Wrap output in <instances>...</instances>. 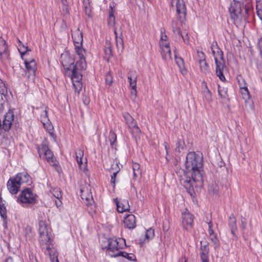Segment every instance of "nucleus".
Listing matches in <instances>:
<instances>
[{
    "label": "nucleus",
    "instance_id": "f257e3e1",
    "mask_svg": "<svg viewBox=\"0 0 262 262\" xmlns=\"http://www.w3.org/2000/svg\"><path fill=\"white\" fill-rule=\"evenodd\" d=\"M203 166V158L194 152L187 154L185 162V170L184 176L180 179L181 184L187 190H190L196 183V186H202L203 177L201 168Z\"/></svg>",
    "mask_w": 262,
    "mask_h": 262
},
{
    "label": "nucleus",
    "instance_id": "c756f323",
    "mask_svg": "<svg viewBox=\"0 0 262 262\" xmlns=\"http://www.w3.org/2000/svg\"><path fill=\"white\" fill-rule=\"evenodd\" d=\"M200 68L201 71L205 75L209 74L210 73V69L209 65L207 63L206 60L199 61Z\"/></svg>",
    "mask_w": 262,
    "mask_h": 262
},
{
    "label": "nucleus",
    "instance_id": "49530a36",
    "mask_svg": "<svg viewBox=\"0 0 262 262\" xmlns=\"http://www.w3.org/2000/svg\"><path fill=\"white\" fill-rule=\"evenodd\" d=\"M119 256H122L124 257H127V258L129 260H131V256H129V254L122 251H118L114 255L113 257H118Z\"/></svg>",
    "mask_w": 262,
    "mask_h": 262
},
{
    "label": "nucleus",
    "instance_id": "39448f33",
    "mask_svg": "<svg viewBox=\"0 0 262 262\" xmlns=\"http://www.w3.org/2000/svg\"><path fill=\"white\" fill-rule=\"evenodd\" d=\"M176 6V17L180 23L183 24L186 20L187 14L186 5L183 0H171V6Z\"/></svg>",
    "mask_w": 262,
    "mask_h": 262
},
{
    "label": "nucleus",
    "instance_id": "c03bdc74",
    "mask_svg": "<svg viewBox=\"0 0 262 262\" xmlns=\"http://www.w3.org/2000/svg\"><path fill=\"white\" fill-rule=\"evenodd\" d=\"M179 36H181L184 41V42L186 44H188L189 43V37L188 35V32L186 31H184L183 32H181V34L178 35Z\"/></svg>",
    "mask_w": 262,
    "mask_h": 262
},
{
    "label": "nucleus",
    "instance_id": "a211bd4d",
    "mask_svg": "<svg viewBox=\"0 0 262 262\" xmlns=\"http://www.w3.org/2000/svg\"><path fill=\"white\" fill-rule=\"evenodd\" d=\"M9 53L8 51V46L6 41L0 37V57L2 60L8 58Z\"/></svg>",
    "mask_w": 262,
    "mask_h": 262
},
{
    "label": "nucleus",
    "instance_id": "5701e85b",
    "mask_svg": "<svg viewBox=\"0 0 262 262\" xmlns=\"http://www.w3.org/2000/svg\"><path fill=\"white\" fill-rule=\"evenodd\" d=\"M155 236V231L152 228H149L146 231L144 237L140 238L139 240V244L141 246L145 242H147L154 238Z\"/></svg>",
    "mask_w": 262,
    "mask_h": 262
},
{
    "label": "nucleus",
    "instance_id": "a878e982",
    "mask_svg": "<svg viewBox=\"0 0 262 262\" xmlns=\"http://www.w3.org/2000/svg\"><path fill=\"white\" fill-rule=\"evenodd\" d=\"M185 147V144L184 140L182 139H178L176 143V147L175 148L176 155L179 156Z\"/></svg>",
    "mask_w": 262,
    "mask_h": 262
},
{
    "label": "nucleus",
    "instance_id": "6ab92c4d",
    "mask_svg": "<svg viewBox=\"0 0 262 262\" xmlns=\"http://www.w3.org/2000/svg\"><path fill=\"white\" fill-rule=\"evenodd\" d=\"M75 46H82L83 42L82 33L78 28L72 34Z\"/></svg>",
    "mask_w": 262,
    "mask_h": 262
},
{
    "label": "nucleus",
    "instance_id": "338daca9",
    "mask_svg": "<svg viewBox=\"0 0 262 262\" xmlns=\"http://www.w3.org/2000/svg\"><path fill=\"white\" fill-rule=\"evenodd\" d=\"M214 164L215 165H216L217 166L219 167H222L223 166H225V163L224 162H223L222 160H220V161H218V162H214Z\"/></svg>",
    "mask_w": 262,
    "mask_h": 262
},
{
    "label": "nucleus",
    "instance_id": "79ce46f5",
    "mask_svg": "<svg viewBox=\"0 0 262 262\" xmlns=\"http://www.w3.org/2000/svg\"><path fill=\"white\" fill-rule=\"evenodd\" d=\"M134 119L132 118V125H134V127L132 128V134H136L135 138L137 141V136L139 138V135L140 134V130L138 126L136 125V123H134Z\"/></svg>",
    "mask_w": 262,
    "mask_h": 262
},
{
    "label": "nucleus",
    "instance_id": "4c0bfd02",
    "mask_svg": "<svg viewBox=\"0 0 262 262\" xmlns=\"http://www.w3.org/2000/svg\"><path fill=\"white\" fill-rule=\"evenodd\" d=\"M219 190V186L215 183H211L208 187V191L210 194H216Z\"/></svg>",
    "mask_w": 262,
    "mask_h": 262
},
{
    "label": "nucleus",
    "instance_id": "58836bf2",
    "mask_svg": "<svg viewBox=\"0 0 262 262\" xmlns=\"http://www.w3.org/2000/svg\"><path fill=\"white\" fill-rule=\"evenodd\" d=\"M218 94L221 98L225 99L227 96V90L226 88L218 85Z\"/></svg>",
    "mask_w": 262,
    "mask_h": 262
},
{
    "label": "nucleus",
    "instance_id": "6e6552de",
    "mask_svg": "<svg viewBox=\"0 0 262 262\" xmlns=\"http://www.w3.org/2000/svg\"><path fill=\"white\" fill-rule=\"evenodd\" d=\"M47 107L46 106H42L40 108H38L40 113V121L42 123L44 127L46 129L49 133H50L52 130L53 127L50 122L47 112Z\"/></svg>",
    "mask_w": 262,
    "mask_h": 262
},
{
    "label": "nucleus",
    "instance_id": "f704fd0d",
    "mask_svg": "<svg viewBox=\"0 0 262 262\" xmlns=\"http://www.w3.org/2000/svg\"><path fill=\"white\" fill-rule=\"evenodd\" d=\"M171 27L173 33L177 36L181 34L180 28L178 25V22L175 20L171 21Z\"/></svg>",
    "mask_w": 262,
    "mask_h": 262
},
{
    "label": "nucleus",
    "instance_id": "e2e57ef3",
    "mask_svg": "<svg viewBox=\"0 0 262 262\" xmlns=\"http://www.w3.org/2000/svg\"><path fill=\"white\" fill-rule=\"evenodd\" d=\"M257 46L259 50L260 55L262 58V37H261L258 42Z\"/></svg>",
    "mask_w": 262,
    "mask_h": 262
},
{
    "label": "nucleus",
    "instance_id": "f8f14e48",
    "mask_svg": "<svg viewBox=\"0 0 262 262\" xmlns=\"http://www.w3.org/2000/svg\"><path fill=\"white\" fill-rule=\"evenodd\" d=\"M82 77V74L78 73L77 75L72 74V75L71 79L72 80L73 86L75 93H77L78 94H79L82 87V84L81 82Z\"/></svg>",
    "mask_w": 262,
    "mask_h": 262
},
{
    "label": "nucleus",
    "instance_id": "3c124183",
    "mask_svg": "<svg viewBox=\"0 0 262 262\" xmlns=\"http://www.w3.org/2000/svg\"><path fill=\"white\" fill-rule=\"evenodd\" d=\"M85 203L86 205H90L92 207H93V206L95 207V205L94 204V201L93 200L92 196H91L90 198L86 197L85 198Z\"/></svg>",
    "mask_w": 262,
    "mask_h": 262
},
{
    "label": "nucleus",
    "instance_id": "393cba45",
    "mask_svg": "<svg viewBox=\"0 0 262 262\" xmlns=\"http://www.w3.org/2000/svg\"><path fill=\"white\" fill-rule=\"evenodd\" d=\"M104 54L105 57L108 59L113 55V52L112 49V44L110 40H106L104 45Z\"/></svg>",
    "mask_w": 262,
    "mask_h": 262
},
{
    "label": "nucleus",
    "instance_id": "774afa93",
    "mask_svg": "<svg viewBox=\"0 0 262 262\" xmlns=\"http://www.w3.org/2000/svg\"><path fill=\"white\" fill-rule=\"evenodd\" d=\"M62 11L64 14H68L69 12L68 5H63Z\"/></svg>",
    "mask_w": 262,
    "mask_h": 262
},
{
    "label": "nucleus",
    "instance_id": "680f3d73",
    "mask_svg": "<svg viewBox=\"0 0 262 262\" xmlns=\"http://www.w3.org/2000/svg\"><path fill=\"white\" fill-rule=\"evenodd\" d=\"M49 254L50 256V259L52 262H59L58 259L57 258V255L55 253H54L53 254V256H52L50 252Z\"/></svg>",
    "mask_w": 262,
    "mask_h": 262
},
{
    "label": "nucleus",
    "instance_id": "69168bd1",
    "mask_svg": "<svg viewBox=\"0 0 262 262\" xmlns=\"http://www.w3.org/2000/svg\"><path fill=\"white\" fill-rule=\"evenodd\" d=\"M167 38H168V37H167V35L165 34V33L162 32L161 31L160 41H166V40H167Z\"/></svg>",
    "mask_w": 262,
    "mask_h": 262
},
{
    "label": "nucleus",
    "instance_id": "e433bc0d",
    "mask_svg": "<svg viewBox=\"0 0 262 262\" xmlns=\"http://www.w3.org/2000/svg\"><path fill=\"white\" fill-rule=\"evenodd\" d=\"M75 49L77 54L79 56V59H85L84 56L85 50L82 48V46H75Z\"/></svg>",
    "mask_w": 262,
    "mask_h": 262
},
{
    "label": "nucleus",
    "instance_id": "c9c22d12",
    "mask_svg": "<svg viewBox=\"0 0 262 262\" xmlns=\"http://www.w3.org/2000/svg\"><path fill=\"white\" fill-rule=\"evenodd\" d=\"M240 92L243 98L245 100L246 102L250 99V94L248 90V88H245L240 89Z\"/></svg>",
    "mask_w": 262,
    "mask_h": 262
},
{
    "label": "nucleus",
    "instance_id": "9d476101",
    "mask_svg": "<svg viewBox=\"0 0 262 262\" xmlns=\"http://www.w3.org/2000/svg\"><path fill=\"white\" fill-rule=\"evenodd\" d=\"M26 68L29 73L28 77H32L34 78L35 76L36 71L37 70L36 64L35 60L31 59L30 61L27 59L24 60Z\"/></svg>",
    "mask_w": 262,
    "mask_h": 262
},
{
    "label": "nucleus",
    "instance_id": "cd10ccee",
    "mask_svg": "<svg viewBox=\"0 0 262 262\" xmlns=\"http://www.w3.org/2000/svg\"><path fill=\"white\" fill-rule=\"evenodd\" d=\"M0 215L4 220V224L6 225L7 224V209L4 205L2 203V198H0Z\"/></svg>",
    "mask_w": 262,
    "mask_h": 262
},
{
    "label": "nucleus",
    "instance_id": "f03ea898",
    "mask_svg": "<svg viewBox=\"0 0 262 262\" xmlns=\"http://www.w3.org/2000/svg\"><path fill=\"white\" fill-rule=\"evenodd\" d=\"M101 246L102 249H106V253L110 256L113 257L120 249L125 246V241L123 238L116 237L106 238L102 237L100 241Z\"/></svg>",
    "mask_w": 262,
    "mask_h": 262
},
{
    "label": "nucleus",
    "instance_id": "2f4dec72",
    "mask_svg": "<svg viewBox=\"0 0 262 262\" xmlns=\"http://www.w3.org/2000/svg\"><path fill=\"white\" fill-rule=\"evenodd\" d=\"M132 169L133 170V174L135 178H138L141 177V171L140 168V165L138 163H133Z\"/></svg>",
    "mask_w": 262,
    "mask_h": 262
},
{
    "label": "nucleus",
    "instance_id": "864d4df0",
    "mask_svg": "<svg viewBox=\"0 0 262 262\" xmlns=\"http://www.w3.org/2000/svg\"><path fill=\"white\" fill-rule=\"evenodd\" d=\"M160 45L161 50L166 48H170L169 43L167 40L166 41H160Z\"/></svg>",
    "mask_w": 262,
    "mask_h": 262
},
{
    "label": "nucleus",
    "instance_id": "c85d7f7f",
    "mask_svg": "<svg viewBox=\"0 0 262 262\" xmlns=\"http://www.w3.org/2000/svg\"><path fill=\"white\" fill-rule=\"evenodd\" d=\"M252 9V7L251 1L250 0H248L247 3L245 5V7L244 8V12H242V16H243V20H246L247 19L249 14L251 12Z\"/></svg>",
    "mask_w": 262,
    "mask_h": 262
},
{
    "label": "nucleus",
    "instance_id": "5fc2aeb1",
    "mask_svg": "<svg viewBox=\"0 0 262 262\" xmlns=\"http://www.w3.org/2000/svg\"><path fill=\"white\" fill-rule=\"evenodd\" d=\"M76 160H77V163L79 165V168L81 170H85L86 166L85 164H83L82 163V159H78Z\"/></svg>",
    "mask_w": 262,
    "mask_h": 262
},
{
    "label": "nucleus",
    "instance_id": "aec40b11",
    "mask_svg": "<svg viewBox=\"0 0 262 262\" xmlns=\"http://www.w3.org/2000/svg\"><path fill=\"white\" fill-rule=\"evenodd\" d=\"M51 193L52 195L56 199L55 200V203L57 207L61 206L62 205V202L61 201V199L62 198V194L60 189L58 188H53L51 191Z\"/></svg>",
    "mask_w": 262,
    "mask_h": 262
},
{
    "label": "nucleus",
    "instance_id": "2eb2a0df",
    "mask_svg": "<svg viewBox=\"0 0 262 262\" xmlns=\"http://www.w3.org/2000/svg\"><path fill=\"white\" fill-rule=\"evenodd\" d=\"M16 181L18 182L17 185L20 186L24 183H31V178L30 176L26 172L17 173L14 177Z\"/></svg>",
    "mask_w": 262,
    "mask_h": 262
},
{
    "label": "nucleus",
    "instance_id": "473e14b6",
    "mask_svg": "<svg viewBox=\"0 0 262 262\" xmlns=\"http://www.w3.org/2000/svg\"><path fill=\"white\" fill-rule=\"evenodd\" d=\"M19 45L18 46V50L21 55V58L23 59V56L25 55L28 51L31 50L28 49L27 46H25L22 43V42L19 40Z\"/></svg>",
    "mask_w": 262,
    "mask_h": 262
},
{
    "label": "nucleus",
    "instance_id": "72a5a7b5",
    "mask_svg": "<svg viewBox=\"0 0 262 262\" xmlns=\"http://www.w3.org/2000/svg\"><path fill=\"white\" fill-rule=\"evenodd\" d=\"M114 33L116 35V47L118 51H122L123 49V43L122 38L118 37L116 29H114Z\"/></svg>",
    "mask_w": 262,
    "mask_h": 262
},
{
    "label": "nucleus",
    "instance_id": "603ef678",
    "mask_svg": "<svg viewBox=\"0 0 262 262\" xmlns=\"http://www.w3.org/2000/svg\"><path fill=\"white\" fill-rule=\"evenodd\" d=\"M115 23V16H109L108 18V24L110 26L114 27Z\"/></svg>",
    "mask_w": 262,
    "mask_h": 262
},
{
    "label": "nucleus",
    "instance_id": "6e6d98bb",
    "mask_svg": "<svg viewBox=\"0 0 262 262\" xmlns=\"http://www.w3.org/2000/svg\"><path fill=\"white\" fill-rule=\"evenodd\" d=\"M105 81L107 84L110 85L113 82V78L110 73H107L105 76Z\"/></svg>",
    "mask_w": 262,
    "mask_h": 262
},
{
    "label": "nucleus",
    "instance_id": "09e8293b",
    "mask_svg": "<svg viewBox=\"0 0 262 262\" xmlns=\"http://www.w3.org/2000/svg\"><path fill=\"white\" fill-rule=\"evenodd\" d=\"M123 117L125 119V121L126 124L128 125V127L130 128V124L129 121H130V119L131 118L130 114L128 113H124L123 114Z\"/></svg>",
    "mask_w": 262,
    "mask_h": 262
},
{
    "label": "nucleus",
    "instance_id": "1a4fd4ad",
    "mask_svg": "<svg viewBox=\"0 0 262 262\" xmlns=\"http://www.w3.org/2000/svg\"><path fill=\"white\" fill-rule=\"evenodd\" d=\"M194 216L187 209L182 214V224L184 229L190 230L193 227Z\"/></svg>",
    "mask_w": 262,
    "mask_h": 262
},
{
    "label": "nucleus",
    "instance_id": "052dcab7",
    "mask_svg": "<svg viewBox=\"0 0 262 262\" xmlns=\"http://www.w3.org/2000/svg\"><path fill=\"white\" fill-rule=\"evenodd\" d=\"M208 227H209L208 233H209V236H211L212 235H216L214 233V231H213V229H212V222H209L208 223Z\"/></svg>",
    "mask_w": 262,
    "mask_h": 262
},
{
    "label": "nucleus",
    "instance_id": "0e129e2a",
    "mask_svg": "<svg viewBox=\"0 0 262 262\" xmlns=\"http://www.w3.org/2000/svg\"><path fill=\"white\" fill-rule=\"evenodd\" d=\"M256 12L258 17L262 20V9H259V5H256Z\"/></svg>",
    "mask_w": 262,
    "mask_h": 262
},
{
    "label": "nucleus",
    "instance_id": "4be33fe9",
    "mask_svg": "<svg viewBox=\"0 0 262 262\" xmlns=\"http://www.w3.org/2000/svg\"><path fill=\"white\" fill-rule=\"evenodd\" d=\"M176 63L179 68V71L182 74L185 75L187 74V70L185 67L184 61L181 57H178L174 55Z\"/></svg>",
    "mask_w": 262,
    "mask_h": 262
},
{
    "label": "nucleus",
    "instance_id": "bb28decb",
    "mask_svg": "<svg viewBox=\"0 0 262 262\" xmlns=\"http://www.w3.org/2000/svg\"><path fill=\"white\" fill-rule=\"evenodd\" d=\"M161 54L162 59L165 61H168L171 59V53L170 48H164L161 51Z\"/></svg>",
    "mask_w": 262,
    "mask_h": 262
},
{
    "label": "nucleus",
    "instance_id": "de8ad7c7",
    "mask_svg": "<svg viewBox=\"0 0 262 262\" xmlns=\"http://www.w3.org/2000/svg\"><path fill=\"white\" fill-rule=\"evenodd\" d=\"M209 236L210 240L214 244V248L218 247L219 246V241L216 237V235H212Z\"/></svg>",
    "mask_w": 262,
    "mask_h": 262
},
{
    "label": "nucleus",
    "instance_id": "ea45409f",
    "mask_svg": "<svg viewBox=\"0 0 262 262\" xmlns=\"http://www.w3.org/2000/svg\"><path fill=\"white\" fill-rule=\"evenodd\" d=\"M203 93L205 101H206L207 102H210L212 101V93L209 90H203Z\"/></svg>",
    "mask_w": 262,
    "mask_h": 262
},
{
    "label": "nucleus",
    "instance_id": "bf43d9fd",
    "mask_svg": "<svg viewBox=\"0 0 262 262\" xmlns=\"http://www.w3.org/2000/svg\"><path fill=\"white\" fill-rule=\"evenodd\" d=\"M247 226V221L244 217H242L241 218V227L242 229L245 230Z\"/></svg>",
    "mask_w": 262,
    "mask_h": 262
},
{
    "label": "nucleus",
    "instance_id": "7ed1b4c3",
    "mask_svg": "<svg viewBox=\"0 0 262 262\" xmlns=\"http://www.w3.org/2000/svg\"><path fill=\"white\" fill-rule=\"evenodd\" d=\"M213 45L211 46V50L216 66L215 73L216 76L222 81H225L226 78L223 73V71L225 67V61L223 57V52L217 47L215 49H213Z\"/></svg>",
    "mask_w": 262,
    "mask_h": 262
},
{
    "label": "nucleus",
    "instance_id": "37998d69",
    "mask_svg": "<svg viewBox=\"0 0 262 262\" xmlns=\"http://www.w3.org/2000/svg\"><path fill=\"white\" fill-rule=\"evenodd\" d=\"M108 139L112 147H113L114 145H115L117 139V136L116 134L114 132H110Z\"/></svg>",
    "mask_w": 262,
    "mask_h": 262
},
{
    "label": "nucleus",
    "instance_id": "8fccbe9b",
    "mask_svg": "<svg viewBox=\"0 0 262 262\" xmlns=\"http://www.w3.org/2000/svg\"><path fill=\"white\" fill-rule=\"evenodd\" d=\"M76 160L82 159L83 156V151L80 149H78L76 151Z\"/></svg>",
    "mask_w": 262,
    "mask_h": 262
},
{
    "label": "nucleus",
    "instance_id": "423d86ee",
    "mask_svg": "<svg viewBox=\"0 0 262 262\" xmlns=\"http://www.w3.org/2000/svg\"><path fill=\"white\" fill-rule=\"evenodd\" d=\"M36 198V194L34 193L30 188H26L19 194L17 201L28 206V205L35 204L37 202Z\"/></svg>",
    "mask_w": 262,
    "mask_h": 262
},
{
    "label": "nucleus",
    "instance_id": "4d7b16f0",
    "mask_svg": "<svg viewBox=\"0 0 262 262\" xmlns=\"http://www.w3.org/2000/svg\"><path fill=\"white\" fill-rule=\"evenodd\" d=\"M119 170H116L115 172H113V174L111 176V183L113 184V187H115V179L117 176V173L118 172Z\"/></svg>",
    "mask_w": 262,
    "mask_h": 262
},
{
    "label": "nucleus",
    "instance_id": "9b49d317",
    "mask_svg": "<svg viewBox=\"0 0 262 262\" xmlns=\"http://www.w3.org/2000/svg\"><path fill=\"white\" fill-rule=\"evenodd\" d=\"M39 233L43 242H49L50 239L47 225L45 222L40 221L39 222Z\"/></svg>",
    "mask_w": 262,
    "mask_h": 262
},
{
    "label": "nucleus",
    "instance_id": "dca6fc26",
    "mask_svg": "<svg viewBox=\"0 0 262 262\" xmlns=\"http://www.w3.org/2000/svg\"><path fill=\"white\" fill-rule=\"evenodd\" d=\"M86 68V63L85 59H79V60L76 62V64L73 65L72 69V74L77 75V74H82L81 71L85 69Z\"/></svg>",
    "mask_w": 262,
    "mask_h": 262
},
{
    "label": "nucleus",
    "instance_id": "20e7f679",
    "mask_svg": "<svg viewBox=\"0 0 262 262\" xmlns=\"http://www.w3.org/2000/svg\"><path fill=\"white\" fill-rule=\"evenodd\" d=\"M229 11L231 18L233 20L234 23H239L242 21L243 16H242L241 4L239 2L233 0L231 2Z\"/></svg>",
    "mask_w": 262,
    "mask_h": 262
},
{
    "label": "nucleus",
    "instance_id": "a18cd8bd",
    "mask_svg": "<svg viewBox=\"0 0 262 262\" xmlns=\"http://www.w3.org/2000/svg\"><path fill=\"white\" fill-rule=\"evenodd\" d=\"M237 80L240 89L247 87V84L246 83L245 80L242 77L240 76L237 77Z\"/></svg>",
    "mask_w": 262,
    "mask_h": 262
},
{
    "label": "nucleus",
    "instance_id": "b1692460",
    "mask_svg": "<svg viewBox=\"0 0 262 262\" xmlns=\"http://www.w3.org/2000/svg\"><path fill=\"white\" fill-rule=\"evenodd\" d=\"M116 203L117 205V209L119 212H123L129 210V205L127 201H123L120 203L117 199H116Z\"/></svg>",
    "mask_w": 262,
    "mask_h": 262
},
{
    "label": "nucleus",
    "instance_id": "ddd939ff",
    "mask_svg": "<svg viewBox=\"0 0 262 262\" xmlns=\"http://www.w3.org/2000/svg\"><path fill=\"white\" fill-rule=\"evenodd\" d=\"M61 58L62 59L61 63L64 69L72 71L74 59L68 54L62 55Z\"/></svg>",
    "mask_w": 262,
    "mask_h": 262
},
{
    "label": "nucleus",
    "instance_id": "7c9ffc66",
    "mask_svg": "<svg viewBox=\"0 0 262 262\" xmlns=\"http://www.w3.org/2000/svg\"><path fill=\"white\" fill-rule=\"evenodd\" d=\"M8 91L7 87L5 85V84L2 81L0 82V97L1 100L0 101H2L4 100L3 97L7 99L6 96H7Z\"/></svg>",
    "mask_w": 262,
    "mask_h": 262
},
{
    "label": "nucleus",
    "instance_id": "f3484780",
    "mask_svg": "<svg viewBox=\"0 0 262 262\" xmlns=\"http://www.w3.org/2000/svg\"><path fill=\"white\" fill-rule=\"evenodd\" d=\"M200 256L201 260L209 259V244L205 241H201Z\"/></svg>",
    "mask_w": 262,
    "mask_h": 262
},
{
    "label": "nucleus",
    "instance_id": "a19ab883",
    "mask_svg": "<svg viewBox=\"0 0 262 262\" xmlns=\"http://www.w3.org/2000/svg\"><path fill=\"white\" fill-rule=\"evenodd\" d=\"M130 215L129 214H125L123 217V224L125 228L131 229V220L130 219Z\"/></svg>",
    "mask_w": 262,
    "mask_h": 262
},
{
    "label": "nucleus",
    "instance_id": "4468645a",
    "mask_svg": "<svg viewBox=\"0 0 262 262\" xmlns=\"http://www.w3.org/2000/svg\"><path fill=\"white\" fill-rule=\"evenodd\" d=\"M17 182L14 178H11L7 183V186L9 192L13 194H16L19 191L20 185H17Z\"/></svg>",
    "mask_w": 262,
    "mask_h": 262
},
{
    "label": "nucleus",
    "instance_id": "412c9836",
    "mask_svg": "<svg viewBox=\"0 0 262 262\" xmlns=\"http://www.w3.org/2000/svg\"><path fill=\"white\" fill-rule=\"evenodd\" d=\"M229 227L230 228L231 232L233 235V237L235 238L237 237L236 235V231H237V225H236V219L233 215V214H232L229 218Z\"/></svg>",
    "mask_w": 262,
    "mask_h": 262
},
{
    "label": "nucleus",
    "instance_id": "0eeeda50",
    "mask_svg": "<svg viewBox=\"0 0 262 262\" xmlns=\"http://www.w3.org/2000/svg\"><path fill=\"white\" fill-rule=\"evenodd\" d=\"M38 152L40 158L45 159L52 165H55V158L48 146L46 144H41V147L38 148Z\"/></svg>",
    "mask_w": 262,
    "mask_h": 262
},
{
    "label": "nucleus",
    "instance_id": "13d9d810",
    "mask_svg": "<svg viewBox=\"0 0 262 262\" xmlns=\"http://www.w3.org/2000/svg\"><path fill=\"white\" fill-rule=\"evenodd\" d=\"M198 56L199 58V61L206 60L205 55L204 53L202 51H201V52L198 51Z\"/></svg>",
    "mask_w": 262,
    "mask_h": 262
}]
</instances>
